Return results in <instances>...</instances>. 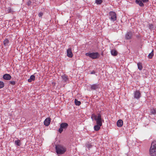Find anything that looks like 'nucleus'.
<instances>
[{"instance_id": "f257e3e1", "label": "nucleus", "mask_w": 156, "mask_h": 156, "mask_svg": "<svg viewBox=\"0 0 156 156\" xmlns=\"http://www.w3.org/2000/svg\"><path fill=\"white\" fill-rule=\"evenodd\" d=\"M149 154L151 156H156V141L152 142L149 149Z\"/></svg>"}, {"instance_id": "f03ea898", "label": "nucleus", "mask_w": 156, "mask_h": 156, "mask_svg": "<svg viewBox=\"0 0 156 156\" xmlns=\"http://www.w3.org/2000/svg\"><path fill=\"white\" fill-rule=\"evenodd\" d=\"M91 118L93 120L94 119L96 121L97 124H100V125H102V120L100 114H98V116H97L93 114L91 115Z\"/></svg>"}, {"instance_id": "7ed1b4c3", "label": "nucleus", "mask_w": 156, "mask_h": 156, "mask_svg": "<svg viewBox=\"0 0 156 156\" xmlns=\"http://www.w3.org/2000/svg\"><path fill=\"white\" fill-rule=\"evenodd\" d=\"M56 153L58 154H63L66 151V149L62 146L57 145L55 147Z\"/></svg>"}, {"instance_id": "20e7f679", "label": "nucleus", "mask_w": 156, "mask_h": 156, "mask_svg": "<svg viewBox=\"0 0 156 156\" xmlns=\"http://www.w3.org/2000/svg\"><path fill=\"white\" fill-rule=\"evenodd\" d=\"M85 55L87 56H88L94 59L98 58L99 56V54L98 52L87 53H86Z\"/></svg>"}, {"instance_id": "39448f33", "label": "nucleus", "mask_w": 156, "mask_h": 156, "mask_svg": "<svg viewBox=\"0 0 156 156\" xmlns=\"http://www.w3.org/2000/svg\"><path fill=\"white\" fill-rule=\"evenodd\" d=\"M68 126V124L66 123H62L60 125V128L58 130V132L61 133L64 129H66Z\"/></svg>"}, {"instance_id": "423d86ee", "label": "nucleus", "mask_w": 156, "mask_h": 156, "mask_svg": "<svg viewBox=\"0 0 156 156\" xmlns=\"http://www.w3.org/2000/svg\"><path fill=\"white\" fill-rule=\"evenodd\" d=\"M109 15L111 17V19L113 21L115 20L116 19V15L114 12H111L109 13Z\"/></svg>"}, {"instance_id": "0eeeda50", "label": "nucleus", "mask_w": 156, "mask_h": 156, "mask_svg": "<svg viewBox=\"0 0 156 156\" xmlns=\"http://www.w3.org/2000/svg\"><path fill=\"white\" fill-rule=\"evenodd\" d=\"M148 1V0H137V4L140 6L143 7L144 6V3H146Z\"/></svg>"}, {"instance_id": "6e6552de", "label": "nucleus", "mask_w": 156, "mask_h": 156, "mask_svg": "<svg viewBox=\"0 0 156 156\" xmlns=\"http://www.w3.org/2000/svg\"><path fill=\"white\" fill-rule=\"evenodd\" d=\"M51 122V119L50 118H48L45 119L44 122V125L46 126H48Z\"/></svg>"}, {"instance_id": "1a4fd4ad", "label": "nucleus", "mask_w": 156, "mask_h": 156, "mask_svg": "<svg viewBox=\"0 0 156 156\" xmlns=\"http://www.w3.org/2000/svg\"><path fill=\"white\" fill-rule=\"evenodd\" d=\"M67 56L69 58H72L73 56L71 49L70 48H68L67 50Z\"/></svg>"}, {"instance_id": "9d476101", "label": "nucleus", "mask_w": 156, "mask_h": 156, "mask_svg": "<svg viewBox=\"0 0 156 156\" xmlns=\"http://www.w3.org/2000/svg\"><path fill=\"white\" fill-rule=\"evenodd\" d=\"M123 121L121 119L118 120L116 123L117 126L119 127H121L123 126Z\"/></svg>"}, {"instance_id": "9b49d317", "label": "nucleus", "mask_w": 156, "mask_h": 156, "mask_svg": "<svg viewBox=\"0 0 156 156\" xmlns=\"http://www.w3.org/2000/svg\"><path fill=\"white\" fill-rule=\"evenodd\" d=\"M3 78L6 80H9L11 79V77L10 75L6 74L3 76Z\"/></svg>"}, {"instance_id": "f8f14e48", "label": "nucleus", "mask_w": 156, "mask_h": 156, "mask_svg": "<svg viewBox=\"0 0 156 156\" xmlns=\"http://www.w3.org/2000/svg\"><path fill=\"white\" fill-rule=\"evenodd\" d=\"M111 53L113 56H115L117 55L118 52L115 49L112 50L111 51Z\"/></svg>"}, {"instance_id": "ddd939ff", "label": "nucleus", "mask_w": 156, "mask_h": 156, "mask_svg": "<svg viewBox=\"0 0 156 156\" xmlns=\"http://www.w3.org/2000/svg\"><path fill=\"white\" fill-rule=\"evenodd\" d=\"M102 125H100V124H97L94 126V129L95 131H98L100 128V127Z\"/></svg>"}, {"instance_id": "4468645a", "label": "nucleus", "mask_w": 156, "mask_h": 156, "mask_svg": "<svg viewBox=\"0 0 156 156\" xmlns=\"http://www.w3.org/2000/svg\"><path fill=\"white\" fill-rule=\"evenodd\" d=\"M132 34L130 32H128L125 35L126 38L127 39H129L131 37Z\"/></svg>"}, {"instance_id": "2eb2a0df", "label": "nucleus", "mask_w": 156, "mask_h": 156, "mask_svg": "<svg viewBox=\"0 0 156 156\" xmlns=\"http://www.w3.org/2000/svg\"><path fill=\"white\" fill-rule=\"evenodd\" d=\"M35 76L32 75H31L30 77V78L28 79V81L29 82H31L32 80H35Z\"/></svg>"}, {"instance_id": "dca6fc26", "label": "nucleus", "mask_w": 156, "mask_h": 156, "mask_svg": "<svg viewBox=\"0 0 156 156\" xmlns=\"http://www.w3.org/2000/svg\"><path fill=\"white\" fill-rule=\"evenodd\" d=\"M137 66H138V69L140 70H141L143 68L142 64L140 62L137 63Z\"/></svg>"}, {"instance_id": "f3484780", "label": "nucleus", "mask_w": 156, "mask_h": 156, "mask_svg": "<svg viewBox=\"0 0 156 156\" xmlns=\"http://www.w3.org/2000/svg\"><path fill=\"white\" fill-rule=\"evenodd\" d=\"M154 55V51L152 50V51L149 53L148 55V57L149 58H151Z\"/></svg>"}, {"instance_id": "a211bd4d", "label": "nucleus", "mask_w": 156, "mask_h": 156, "mask_svg": "<svg viewBox=\"0 0 156 156\" xmlns=\"http://www.w3.org/2000/svg\"><path fill=\"white\" fill-rule=\"evenodd\" d=\"M75 103L76 105L78 106L80 105L81 104V102L79 101H78L76 99L75 100Z\"/></svg>"}, {"instance_id": "6ab92c4d", "label": "nucleus", "mask_w": 156, "mask_h": 156, "mask_svg": "<svg viewBox=\"0 0 156 156\" xmlns=\"http://www.w3.org/2000/svg\"><path fill=\"white\" fill-rule=\"evenodd\" d=\"M151 113L152 114L156 113V109H152L151 110Z\"/></svg>"}, {"instance_id": "aec40b11", "label": "nucleus", "mask_w": 156, "mask_h": 156, "mask_svg": "<svg viewBox=\"0 0 156 156\" xmlns=\"http://www.w3.org/2000/svg\"><path fill=\"white\" fill-rule=\"evenodd\" d=\"M102 2V0H96L95 1V3L97 4H101Z\"/></svg>"}, {"instance_id": "412c9836", "label": "nucleus", "mask_w": 156, "mask_h": 156, "mask_svg": "<svg viewBox=\"0 0 156 156\" xmlns=\"http://www.w3.org/2000/svg\"><path fill=\"white\" fill-rule=\"evenodd\" d=\"M4 83L2 81H0V89L4 87Z\"/></svg>"}, {"instance_id": "4be33fe9", "label": "nucleus", "mask_w": 156, "mask_h": 156, "mask_svg": "<svg viewBox=\"0 0 156 156\" xmlns=\"http://www.w3.org/2000/svg\"><path fill=\"white\" fill-rule=\"evenodd\" d=\"M20 141L19 140H17L15 141V144L18 146L20 145Z\"/></svg>"}, {"instance_id": "5701e85b", "label": "nucleus", "mask_w": 156, "mask_h": 156, "mask_svg": "<svg viewBox=\"0 0 156 156\" xmlns=\"http://www.w3.org/2000/svg\"><path fill=\"white\" fill-rule=\"evenodd\" d=\"M9 40L8 39H6L3 42L4 44L5 45L6 44H8L9 43Z\"/></svg>"}, {"instance_id": "b1692460", "label": "nucleus", "mask_w": 156, "mask_h": 156, "mask_svg": "<svg viewBox=\"0 0 156 156\" xmlns=\"http://www.w3.org/2000/svg\"><path fill=\"white\" fill-rule=\"evenodd\" d=\"M140 97V91H137V99Z\"/></svg>"}, {"instance_id": "393cba45", "label": "nucleus", "mask_w": 156, "mask_h": 156, "mask_svg": "<svg viewBox=\"0 0 156 156\" xmlns=\"http://www.w3.org/2000/svg\"><path fill=\"white\" fill-rule=\"evenodd\" d=\"M62 77L63 78V79L64 80L66 81L67 80V76H66L65 75H63Z\"/></svg>"}, {"instance_id": "a878e982", "label": "nucleus", "mask_w": 156, "mask_h": 156, "mask_svg": "<svg viewBox=\"0 0 156 156\" xmlns=\"http://www.w3.org/2000/svg\"><path fill=\"white\" fill-rule=\"evenodd\" d=\"M96 86L95 85H93L91 86V88L93 89H94L96 88Z\"/></svg>"}, {"instance_id": "bb28decb", "label": "nucleus", "mask_w": 156, "mask_h": 156, "mask_svg": "<svg viewBox=\"0 0 156 156\" xmlns=\"http://www.w3.org/2000/svg\"><path fill=\"white\" fill-rule=\"evenodd\" d=\"M31 3V2L30 1H29L27 2V4L28 5H29Z\"/></svg>"}, {"instance_id": "cd10ccee", "label": "nucleus", "mask_w": 156, "mask_h": 156, "mask_svg": "<svg viewBox=\"0 0 156 156\" xmlns=\"http://www.w3.org/2000/svg\"><path fill=\"white\" fill-rule=\"evenodd\" d=\"M43 13L42 12H40L39 14V17H41L43 15Z\"/></svg>"}, {"instance_id": "c85d7f7f", "label": "nucleus", "mask_w": 156, "mask_h": 156, "mask_svg": "<svg viewBox=\"0 0 156 156\" xmlns=\"http://www.w3.org/2000/svg\"><path fill=\"white\" fill-rule=\"evenodd\" d=\"M10 83H11V84H13V85H14L15 84V81H10Z\"/></svg>"}, {"instance_id": "c756f323", "label": "nucleus", "mask_w": 156, "mask_h": 156, "mask_svg": "<svg viewBox=\"0 0 156 156\" xmlns=\"http://www.w3.org/2000/svg\"><path fill=\"white\" fill-rule=\"evenodd\" d=\"M150 28H153V26L152 24H150Z\"/></svg>"}]
</instances>
